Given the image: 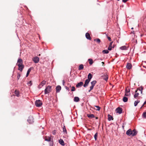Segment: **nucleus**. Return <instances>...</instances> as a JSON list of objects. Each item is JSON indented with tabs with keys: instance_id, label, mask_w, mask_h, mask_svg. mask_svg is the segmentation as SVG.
Instances as JSON below:
<instances>
[{
	"instance_id": "1",
	"label": "nucleus",
	"mask_w": 146,
	"mask_h": 146,
	"mask_svg": "<svg viewBox=\"0 0 146 146\" xmlns=\"http://www.w3.org/2000/svg\"><path fill=\"white\" fill-rule=\"evenodd\" d=\"M137 131L135 129L132 130L131 129H129L126 131V134L129 136H134L137 135Z\"/></svg>"
},
{
	"instance_id": "2",
	"label": "nucleus",
	"mask_w": 146,
	"mask_h": 146,
	"mask_svg": "<svg viewBox=\"0 0 146 146\" xmlns=\"http://www.w3.org/2000/svg\"><path fill=\"white\" fill-rule=\"evenodd\" d=\"M52 90V87L50 86H48L46 87L44 90V94H47L49 93Z\"/></svg>"
},
{
	"instance_id": "3",
	"label": "nucleus",
	"mask_w": 146,
	"mask_h": 146,
	"mask_svg": "<svg viewBox=\"0 0 146 146\" xmlns=\"http://www.w3.org/2000/svg\"><path fill=\"white\" fill-rule=\"evenodd\" d=\"M35 104L36 107H39L42 105V102L40 100H38L35 101Z\"/></svg>"
},
{
	"instance_id": "4",
	"label": "nucleus",
	"mask_w": 146,
	"mask_h": 146,
	"mask_svg": "<svg viewBox=\"0 0 146 146\" xmlns=\"http://www.w3.org/2000/svg\"><path fill=\"white\" fill-rule=\"evenodd\" d=\"M33 120V117L32 116H30L27 119V121L29 123L31 124L33 123L34 122Z\"/></svg>"
},
{
	"instance_id": "5",
	"label": "nucleus",
	"mask_w": 146,
	"mask_h": 146,
	"mask_svg": "<svg viewBox=\"0 0 146 146\" xmlns=\"http://www.w3.org/2000/svg\"><path fill=\"white\" fill-rule=\"evenodd\" d=\"M97 83V81L95 80H93L91 82V86L90 87V88H91V89H93L94 87V86L95 85V84Z\"/></svg>"
},
{
	"instance_id": "6",
	"label": "nucleus",
	"mask_w": 146,
	"mask_h": 146,
	"mask_svg": "<svg viewBox=\"0 0 146 146\" xmlns=\"http://www.w3.org/2000/svg\"><path fill=\"white\" fill-rule=\"evenodd\" d=\"M17 65L18 66V70H20L21 71H22L23 69L24 68V65H23V64H17Z\"/></svg>"
},
{
	"instance_id": "7",
	"label": "nucleus",
	"mask_w": 146,
	"mask_h": 146,
	"mask_svg": "<svg viewBox=\"0 0 146 146\" xmlns=\"http://www.w3.org/2000/svg\"><path fill=\"white\" fill-rule=\"evenodd\" d=\"M116 111L117 113H118L119 114H121L122 113L123 110L121 108L118 107L116 109Z\"/></svg>"
},
{
	"instance_id": "8",
	"label": "nucleus",
	"mask_w": 146,
	"mask_h": 146,
	"mask_svg": "<svg viewBox=\"0 0 146 146\" xmlns=\"http://www.w3.org/2000/svg\"><path fill=\"white\" fill-rule=\"evenodd\" d=\"M33 60L35 63H36L39 62V59L38 57L36 56L33 59Z\"/></svg>"
},
{
	"instance_id": "9",
	"label": "nucleus",
	"mask_w": 146,
	"mask_h": 146,
	"mask_svg": "<svg viewBox=\"0 0 146 146\" xmlns=\"http://www.w3.org/2000/svg\"><path fill=\"white\" fill-rule=\"evenodd\" d=\"M61 87L59 86H57L56 87V93H59L60 92V90H61Z\"/></svg>"
},
{
	"instance_id": "10",
	"label": "nucleus",
	"mask_w": 146,
	"mask_h": 146,
	"mask_svg": "<svg viewBox=\"0 0 146 146\" xmlns=\"http://www.w3.org/2000/svg\"><path fill=\"white\" fill-rule=\"evenodd\" d=\"M132 67V64L130 63H128L126 66V68L128 69H130Z\"/></svg>"
},
{
	"instance_id": "11",
	"label": "nucleus",
	"mask_w": 146,
	"mask_h": 146,
	"mask_svg": "<svg viewBox=\"0 0 146 146\" xmlns=\"http://www.w3.org/2000/svg\"><path fill=\"white\" fill-rule=\"evenodd\" d=\"M90 82V81L87 79L85 81V84L83 86L84 87H87L88 86V84Z\"/></svg>"
},
{
	"instance_id": "12",
	"label": "nucleus",
	"mask_w": 146,
	"mask_h": 146,
	"mask_svg": "<svg viewBox=\"0 0 146 146\" xmlns=\"http://www.w3.org/2000/svg\"><path fill=\"white\" fill-rule=\"evenodd\" d=\"M59 143L62 146H64L65 145V144L64 141L61 139L59 140Z\"/></svg>"
},
{
	"instance_id": "13",
	"label": "nucleus",
	"mask_w": 146,
	"mask_h": 146,
	"mask_svg": "<svg viewBox=\"0 0 146 146\" xmlns=\"http://www.w3.org/2000/svg\"><path fill=\"white\" fill-rule=\"evenodd\" d=\"M85 36H86V38L88 39L89 40H90L91 39V38L90 36V35L88 33H86Z\"/></svg>"
},
{
	"instance_id": "14",
	"label": "nucleus",
	"mask_w": 146,
	"mask_h": 146,
	"mask_svg": "<svg viewBox=\"0 0 146 146\" xmlns=\"http://www.w3.org/2000/svg\"><path fill=\"white\" fill-rule=\"evenodd\" d=\"M23 64V61L20 58H18L17 60V64Z\"/></svg>"
},
{
	"instance_id": "15",
	"label": "nucleus",
	"mask_w": 146,
	"mask_h": 146,
	"mask_svg": "<svg viewBox=\"0 0 146 146\" xmlns=\"http://www.w3.org/2000/svg\"><path fill=\"white\" fill-rule=\"evenodd\" d=\"M92 76L91 73H89L88 75V79L87 80H88L89 81H90L91 79L92 78Z\"/></svg>"
},
{
	"instance_id": "16",
	"label": "nucleus",
	"mask_w": 146,
	"mask_h": 146,
	"mask_svg": "<svg viewBox=\"0 0 146 146\" xmlns=\"http://www.w3.org/2000/svg\"><path fill=\"white\" fill-rule=\"evenodd\" d=\"M87 116L90 118H92L95 117V116L93 114H88Z\"/></svg>"
},
{
	"instance_id": "17",
	"label": "nucleus",
	"mask_w": 146,
	"mask_h": 146,
	"mask_svg": "<svg viewBox=\"0 0 146 146\" xmlns=\"http://www.w3.org/2000/svg\"><path fill=\"white\" fill-rule=\"evenodd\" d=\"M120 49L122 50H126L127 49V46H123L120 47Z\"/></svg>"
},
{
	"instance_id": "18",
	"label": "nucleus",
	"mask_w": 146,
	"mask_h": 146,
	"mask_svg": "<svg viewBox=\"0 0 146 146\" xmlns=\"http://www.w3.org/2000/svg\"><path fill=\"white\" fill-rule=\"evenodd\" d=\"M137 90H137V89L135 91V93L134 95V97L135 98H136L139 95V93L137 92Z\"/></svg>"
},
{
	"instance_id": "19",
	"label": "nucleus",
	"mask_w": 146,
	"mask_h": 146,
	"mask_svg": "<svg viewBox=\"0 0 146 146\" xmlns=\"http://www.w3.org/2000/svg\"><path fill=\"white\" fill-rule=\"evenodd\" d=\"M80 100L79 98L78 97H75L74 99V101L76 102H78Z\"/></svg>"
},
{
	"instance_id": "20",
	"label": "nucleus",
	"mask_w": 146,
	"mask_h": 146,
	"mask_svg": "<svg viewBox=\"0 0 146 146\" xmlns=\"http://www.w3.org/2000/svg\"><path fill=\"white\" fill-rule=\"evenodd\" d=\"M83 84V82H80L79 83H78L77 84H76V87H78L80 86H81Z\"/></svg>"
},
{
	"instance_id": "21",
	"label": "nucleus",
	"mask_w": 146,
	"mask_h": 146,
	"mask_svg": "<svg viewBox=\"0 0 146 146\" xmlns=\"http://www.w3.org/2000/svg\"><path fill=\"white\" fill-rule=\"evenodd\" d=\"M46 83V81L44 80H43L42 82L40 84V86H41V87L43 86Z\"/></svg>"
},
{
	"instance_id": "22",
	"label": "nucleus",
	"mask_w": 146,
	"mask_h": 146,
	"mask_svg": "<svg viewBox=\"0 0 146 146\" xmlns=\"http://www.w3.org/2000/svg\"><path fill=\"white\" fill-rule=\"evenodd\" d=\"M31 68H30L29 69L27 70V73L26 74V77H27L28 76L29 74V73L31 71Z\"/></svg>"
},
{
	"instance_id": "23",
	"label": "nucleus",
	"mask_w": 146,
	"mask_h": 146,
	"mask_svg": "<svg viewBox=\"0 0 146 146\" xmlns=\"http://www.w3.org/2000/svg\"><path fill=\"white\" fill-rule=\"evenodd\" d=\"M108 120L109 121H110L112 120H113V117L111 115H110L109 114H108Z\"/></svg>"
},
{
	"instance_id": "24",
	"label": "nucleus",
	"mask_w": 146,
	"mask_h": 146,
	"mask_svg": "<svg viewBox=\"0 0 146 146\" xmlns=\"http://www.w3.org/2000/svg\"><path fill=\"white\" fill-rule=\"evenodd\" d=\"M143 89V87L142 86H141L140 87H139V88L137 89V90H139V91H141V93L142 94V91Z\"/></svg>"
},
{
	"instance_id": "25",
	"label": "nucleus",
	"mask_w": 146,
	"mask_h": 146,
	"mask_svg": "<svg viewBox=\"0 0 146 146\" xmlns=\"http://www.w3.org/2000/svg\"><path fill=\"white\" fill-rule=\"evenodd\" d=\"M84 68L83 65L82 64H81L79 66V68L78 69L79 70H82Z\"/></svg>"
},
{
	"instance_id": "26",
	"label": "nucleus",
	"mask_w": 146,
	"mask_h": 146,
	"mask_svg": "<svg viewBox=\"0 0 146 146\" xmlns=\"http://www.w3.org/2000/svg\"><path fill=\"white\" fill-rule=\"evenodd\" d=\"M123 100L124 102H125L127 101L128 98L127 97L124 96L123 97Z\"/></svg>"
},
{
	"instance_id": "27",
	"label": "nucleus",
	"mask_w": 146,
	"mask_h": 146,
	"mask_svg": "<svg viewBox=\"0 0 146 146\" xmlns=\"http://www.w3.org/2000/svg\"><path fill=\"white\" fill-rule=\"evenodd\" d=\"M15 93L16 96L17 97H19V92L18 91L15 90Z\"/></svg>"
},
{
	"instance_id": "28",
	"label": "nucleus",
	"mask_w": 146,
	"mask_h": 146,
	"mask_svg": "<svg viewBox=\"0 0 146 146\" xmlns=\"http://www.w3.org/2000/svg\"><path fill=\"white\" fill-rule=\"evenodd\" d=\"M63 132L64 133H66L67 131H66V129L65 126L64 125L63 127Z\"/></svg>"
},
{
	"instance_id": "29",
	"label": "nucleus",
	"mask_w": 146,
	"mask_h": 146,
	"mask_svg": "<svg viewBox=\"0 0 146 146\" xmlns=\"http://www.w3.org/2000/svg\"><path fill=\"white\" fill-rule=\"evenodd\" d=\"M139 102H140L139 101V100H137V101H135L134 103V106H136L137 105L138 103Z\"/></svg>"
},
{
	"instance_id": "30",
	"label": "nucleus",
	"mask_w": 146,
	"mask_h": 146,
	"mask_svg": "<svg viewBox=\"0 0 146 146\" xmlns=\"http://www.w3.org/2000/svg\"><path fill=\"white\" fill-rule=\"evenodd\" d=\"M109 52L108 51V50H103L102 51V52L104 54H108L109 53Z\"/></svg>"
},
{
	"instance_id": "31",
	"label": "nucleus",
	"mask_w": 146,
	"mask_h": 146,
	"mask_svg": "<svg viewBox=\"0 0 146 146\" xmlns=\"http://www.w3.org/2000/svg\"><path fill=\"white\" fill-rule=\"evenodd\" d=\"M88 61H89V64L90 65H92L93 64V62L92 59H88Z\"/></svg>"
},
{
	"instance_id": "32",
	"label": "nucleus",
	"mask_w": 146,
	"mask_h": 146,
	"mask_svg": "<svg viewBox=\"0 0 146 146\" xmlns=\"http://www.w3.org/2000/svg\"><path fill=\"white\" fill-rule=\"evenodd\" d=\"M52 134L53 135H55L57 133V131L56 130H54L52 131Z\"/></svg>"
},
{
	"instance_id": "33",
	"label": "nucleus",
	"mask_w": 146,
	"mask_h": 146,
	"mask_svg": "<svg viewBox=\"0 0 146 146\" xmlns=\"http://www.w3.org/2000/svg\"><path fill=\"white\" fill-rule=\"evenodd\" d=\"M45 141H52L51 137H48V139L46 138L45 139Z\"/></svg>"
},
{
	"instance_id": "34",
	"label": "nucleus",
	"mask_w": 146,
	"mask_h": 146,
	"mask_svg": "<svg viewBox=\"0 0 146 146\" xmlns=\"http://www.w3.org/2000/svg\"><path fill=\"white\" fill-rule=\"evenodd\" d=\"M142 116L143 118H146V112L143 113Z\"/></svg>"
},
{
	"instance_id": "35",
	"label": "nucleus",
	"mask_w": 146,
	"mask_h": 146,
	"mask_svg": "<svg viewBox=\"0 0 146 146\" xmlns=\"http://www.w3.org/2000/svg\"><path fill=\"white\" fill-rule=\"evenodd\" d=\"M94 40L96 41L98 43H99L100 42V40L99 38H97Z\"/></svg>"
},
{
	"instance_id": "36",
	"label": "nucleus",
	"mask_w": 146,
	"mask_h": 146,
	"mask_svg": "<svg viewBox=\"0 0 146 146\" xmlns=\"http://www.w3.org/2000/svg\"><path fill=\"white\" fill-rule=\"evenodd\" d=\"M125 96H130V93L125 92Z\"/></svg>"
},
{
	"instance_id": "37",
	"label": "nucleus",
	"mask_w": 146,
	"mask_h": 146,
	"mask_svg": "<svg viewBox=\"0 0 146 146\" xmlns=\"http://www.w3.org/2000/svg\"><path fill=\"white\" fill-rule=\"evenodd\" d=\"M95 107L97 108V109H95L96 110L99 111L100 110V108L99 106H95Z\"/></svg>"
},
{
	"instance_id": "38",
	"label": "nucleus",
	"mask_w": 146,
	"mask_h": 146,
	"mask_svg": "<svg viewBox=\"0 0 146 146\" xmlns=\"http://www.w3.org/2000/svg\"><path fill=\"white\" fill-rule=\"evenodd\" d=\"M108 76L107 74H106L105 75V78H104V79L106 81H107L108 80Z\"/></svg>"
},
{
	"instance_id": "39",
	"label": "nucleus",
	"mask_w": 146,
	"mask_h": 146,
	"mask_svg": "<svg viewBox=\"0 0 146 146\" xmlns=\"http://www.w3.org/2000/svg\"><path fill=\"white\" fill-rule=\"evenodd\" d=\"M106 36L107 37V38H108V40L110 41H111V38L110 37L108 36L107 34H106Z\"/></svg>"
},
{
	"instance_id": "40",
	"label": "nucleus",
	"mask_w": 146,
	"mask_h": 146,
	"mask_svg": "<svg viewBox=\"0 0 146 146\" xmlns=\"http://www.w3.org/2000/svg\"><path fill=\"white\" fill-rule=\"evenodd\" d=\"M111 49H112V46H110L109 45V47L108 48V50H111Z\"/></svg>"
},
{
	"instance_id": "41",
	"label": "nucleus",
	"mask_w": 146,
	"mask_h": 146,
	"mask_svg": "<svg viewBox=\"0 0 146 146\" xmlns=\"http://www.w3.org/2000/svg\"><path fill=\"white\" fill-rule=\"evenodd\" d=\"M75 90V88L74 86H72V87L71 91H74Z\"/></svg>"
},
{
	"instance_id": "42",
	"label": "nucleus",
	"mask_w": 146,
	"mask_h": 146,
	"mask_svg": "<svg viewBox=\"0 0 146 146\" xmlns=\"http://www.w3.org/2000/svg\"><path fill=\"white\" fill-rule=\"evenodd\" d=\"M129 92H130V90L129 89H126L125 92L129 93Z\"/></svg>"
},
{
	"instance_id": "43",
	"label": "nucleus",
	"mask_w": 146,
	"mask_h": 146,
	"mask_svg": "<svg viewBox=\"0 0 146 146\" xmlns=\"http://www.w3.org/2000/svg\"><path fill=\"white\" fill-rule=\"evenodd\" d=\"M28 84H30V86H31L32 84V82L31 81H29L28 82Z\"/></svg>"
},
{
	"instance_id": "44",
	"label": "nucleus",
	"mask_w": 146,
	"mask_h": 146,
	"mask_svg": "<svg viewBox=\"0 0 146 146\" xmlns=\"http://www.w3.org/2000/svg\"><path fill=\"white\" fill-rule=\"evenodd\" d=\"M146 103V101L144 102V103L142 105L141 107V108L144 106V105Z\"/></svg>"
},
{
	"instance_id": "45",
	"label": "nucleus",
	"mask_w": 146,
	"mask_h": 146,
	"mask_svg": "<svg viewBox=\"0 0 146 146\" xmlns=\"http://www.w3.org/2000/svg\"><path fill=\"white\" fill-rule=\"evenodd\" d=\"M62 84L63 86H64L65 84V81L64 80H63L62 81Z\"/></svg>"
},
{
	"instance_id": "46",
	"label": "nucleus",
	"mask_w": 146,
	"mask_h": 146,
	"mask_svg": "<svg viewBox=\"0 0 146 146\" xmlns=\"http://www.w3.org/2000/svg\"><path fill=\"white\" fill-rule=\"evenodd\" d=\"M128 0H122V1L124 3H125Z\"/></svg>"
},
{
	"instance_id": "47",
	"label": "nucleus",
	"mask_w": 146,
	"mask_h": 146,
	"mask_svg": "<svg viewBox=\"0 0 146 146\" xmlns=\"http://www.w3.org/2000/svg\"><path fill=\"white\" fill-rule=\"evenodd\" d=\"M20 77V74H18V76H17V78H18V79H19Z\"/></svg>"
},
{
	"instance_id": "48",
	"label": "nucleus",
	"mask_w": 146,
	"mask_h": 146,
	"mask_svg": "<svg viewBox=\"0 0 146 146\" xmlns=\"http://www.w3.org/2000/svg\"><path fill=\"white\" fill-rule=\"evenodd\" d=\"M97 133H96L94 135V137H97Z\"/></svg>"
},
{
	"instance_id": "49",
	"label": "nucleus",
	"mask_w": 146,
	"mask_h": 146,
	"mask_svg": "<svg viewBox=\"0 0 146 146\" xmlns=\"http://www.w3.org/2000/svg\"><path fill=\"white\" fill-rule=\"evenodd\" d=\"M112 43L113 42H111L110 43V44H109V46H112Z\"/></svg>"
},
{
	"instance_id": "50",
	"label": "nucleus",
	"mask_w": 146,
	"mask_h": 146,
	"mask_svg": "<svg viewBox=\"0 0 146 146\" xmlns=\"http://www.w3.org/2000/svg\"><path fill=\"white\" fill-rule=\"evenodd\" d=\"M66 90H68V88L67 87H66Z\"/></svg>"
},
{
	"instance_id": "51",
	"label": "nucleus",
	"mask_w": 146,
	"mask_h": 146,
	"mask_svg": "<svg viewBox=\"0 0 146 146\" xmlns=\"http://www.w3.org/2000/svg\"><path fill=\"white\" fill-rule=\"evenodd\" d=\"M92 90V89H91V88H90V89L88 91L89 92H90V91Z\"/></svg>"
},
{
	"instance_id": "52",
	"label": "nucleus",
	"mask_w": 146,
	"mask_h": 146,
	"mask_svg": "<svg viewBox=\"0 0 146 146\" xmlns=\"http://www.w3.org/2000/svg\"><path fill=\"white\" fill-rule=\"evenodd\" d=\"M131 33H132L133 34L134 33V31H133L131 32Z\"/></svg>"
},
{
	"instance_id": "53",
	"label": "nucleus",
	"mask_w": 146,
	"mask_h": 146,
	"mask_svg": "<svg viewBox=\"0 0 146 146\" xmlns=\"http://www.w3.org/2000/svg\"><path fill=\"white\" fill-rule=\"evenodd\" d=\"M97 137H94V138H95V140H96V139H97Z\"/></svg>"
},
{
	"instance_id": "54",
	"label": "nucleus",
	"mask_w": 146,
	"mask_h": 146,
	"mask_svg": "<svg viewBox=\"0 0 146 146\" xmlns=\"http://www.w3.org/2000/svg\"><path fill=\"white\" fill-rule=\"evenodd\" d=\"M96 119H98V117H96Z\"/></svg>"
},
{
	"instance_id": "55",
	"label": "nucleus",
	"mask_w": 146,
	"mask_h": 146,
	"mask_svg": "<svg viewBox=\"0 0 146 146\" xmlns=\"http://www.w3.org/2000/svg\"><path fill=\"white\" fill-rule=\"evenodd\" d=\"M131 29H133V27H132L131 28Z\"/></svg>"
},
{
	"instance_id": "56",
	"label": "nucleus",
	"mask_w": 146,
	"mask_h": 146,
	"mask_svg": "<svg viewBox=\"0 0 146 146\" xmlns=\"http://www.w3.org/2000/svg\"><path fill=\"white\" fill-rule=\"evenodd\" d=\"M102 64H104V62H102Z\"/></svg>"
},
{
	"instance_id": "57",
	"label": "nucleus",
	"mask_w": 146,
	"mask_h": 146,
	"mask_svg": "<svg viewBox=\"0 0 146 146\" xmlns=\"http://www.w3.org/2000/svg\"><path fill=\"white\" fill-rule=\"evenodd\" d=\"M113 48H114V46H113V47H112Z\"/></svg>"
},
{
	"instance_id": "58",
	"label": "nucleus",
	"mask_w": 146,
	"mask_h": 146,
	"mask_svg": "<svg viewBox=\"0 0 146 146\" xmlns=\"http://www.w3.org/2000/svg\"><path fill=\"white\" fill-rule=\"evenodd\" d=\"M118 1H119V0H117Z\"/></svg>"
}]
</instances>
